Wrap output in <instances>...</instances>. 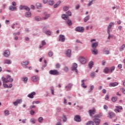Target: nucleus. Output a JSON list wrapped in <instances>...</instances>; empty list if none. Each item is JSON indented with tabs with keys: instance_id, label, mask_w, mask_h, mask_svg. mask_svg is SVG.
I'll return each instance as SVG.
<instances>
[{
	"instance_id": "nucleus-24",
	"label": "nucleus",
	"mask_w": 125,
	"mask_h": 125,
	"mask_svg": "<svg viewBox=\"0 0 125 125\" xmlns=\"http://www.w3.org/2000/svg\"><path fill=\"white\" fill-rule=\"evenodd\" d=\"M93 54L96 55L98 53V50L97 49H94L93 50H91Z\"/></svg>"
},
{
	"instance_id": "nucleus-54",
	"label": "nucleus",
	"mask_w": 125,
	"mask_h": 125,
	"mask_svg": "<svg viewBox=\"0 0 125 125\" xmlns=\"http://www.w3.org/2000/svg\"><path fill=\"white\" fill-rule=\"evenodd\" d=\"M107 33L108 34V40H110L111 39V35L110 34V30H107Z\"/></svg>"
},
{
	"instance_id": "nucleus-60",
	"label": "nucleus",
	"mask_w": 125,
	"mask_h": 125,
	"mask_svg": "<svg viewBox=\"0 0 125 125\" xmlns=\"http://www.w3.org/2000/svg\"><path fill=\"white\" fill-rule=\"evenodd\" d=\"M121 90H122V93H123V94H125V89L124 88H122L121 89Z\"/></svg>"
},
{
	"instance_id": "nucleus-48",
	"label": "nucleus",
	"mask_w": 125,
	"mask_h": 125,
	"mask_svg": "<svg viewBox=\"0 0 125 125\" xmlns=\"http://www.w3.org/2000/svg\"><path fill=\"white\" fill-rule=\"evenodd\" d=\"M5 83H6L5 82H3V86L5 87L6 88H8V87H9V86H8V85H7V84H5Z\"/></svg>"
},
{
	"instance_id": "nucleus-15",
	"label": "nucleus",
	"mask_w": 125,
	"mask_h": 125,
	"mask_svg": "<svg viewBox=\"0 0 125 125\" xmlns=\"http://www.w3.org/2000/svg\"><path fill=\"white\" fill-rule=\"evenodd\" d=\"M32 82H38L39 81V77L37 76H33L31 78Z\"/></svg>"
},
{
	"instance_id": "nucleus-63",
	"label": "nucleus",
	"mask_w": 125,
	"mask_h": 125,
	"mask_svg": "<svg viewBox=\"0 0 125 125\" xmlns=\"http://www.w3.org/2000/svg\"><path fill=\"white\" fill-rule=\"evenodd\" d=\"M80 4L76 5L75 6L76 9H79V8H80Z\"/></svg>"
},
{
	"instance_id": "nucleus-11",
	"label": "nucleus",
	"mask_w": 125,
	"mask_h": 125,
	"mask_svg": "<svg viewBox=\"0 0 125 125\" xmlns=\"http://www.w3.org/2000/svg\"><path fill=\"white\" fill-rule=\"evenodd\" d=\"M116 109L114 110L115 112H116V113H119L120 110H123V107L121 106H116Z\"/></svg>"
},
{
	"instance_id": "nucleus-28",
	"label": "nucleus",
	"mask_w": 125,
	"mask_h": 125,
	"mask_svg": "<svg viewBox=\"0 0 125 125\" xmlns=\"http://www.w3.org/2000/svg\"><path fill=\"white\" fill-rule=\"evenodd\" d=\"M108 115H109V118H110V119H112L113 117L115 116V114H114V113L113 112L108 113Z\"/></svg>"
},
{
	"instance_id": "nucleus-64",
	"label": "nucleus",
	"mask_w": 125,
	"mask_h": 125,
	"mask_svg": "<svg viewBox=\"0 0 125 125\" xmlns=\"http://www.w3.org/2000/svg\"><path fill=\"white\" fill-rule=\"evenodd\" d=\"M34 114H35V111L33 110H31L30 111V115H34Z\"/></svg>"
},
{
	"instance_id": "nucleus-52",
	"label": "nucleus",
	"mask_w": 125,
	"mask_h": 125,
	"mask_svg": "<svg viewBox=\"0 0 125 125\" xmlns=\"http://www.w3.org/2000/svg\"><path fill=\"white\" fill-rule=\"evenodd\" d=\"M23 81L24 82V83H27V82H28V78L27 77H25V78H22Z\"/></svg>"
},
{
	"instance_id": "nucleus-55",
	"label": "nucleus",
	"mask_w": 125,
	"mask_h": 125,
	"mask_svg": "<svg viewBox=\"0 0 125 125\" xmlns=\"http://www.w3.org/2000/svg\"><path fill=\"white\" fill-rule=\"evenodd\" d=\"M35 20H36V21H41V20H42V19L39 17H35Z\"/></svg>"
},
{
	"instance_id": "nucleus-33",
	"label": "nucleus",
	"mask_w": 125,
	"mask_h": 125,
	"mask_svg": "<svg viewBox=\"0 0 125 125\" xmlns=\"http://www.w3.org/2000/svg\"><path fill=\"white\" fill-rule=\"evenodd\" d=\"M45 34L48 36H51V31H50V30H47L45 32Z\"/></svg>"
},
{
	"instance_id": "nucleus-62",
	"label": "nucleus",
	"mask_w": 125,
	"mask_h": 125,
	"mask_svg": "<svg viewBox=\"0 0 125 125\" xmlns=\"http://www.w3.org/2000/svg\"><path fill=\"white\" fill-rule=\"evenodd\" d=\"M67 121V118H66V116L63 115V121L66 122Z\"/></svg>"
},
{
	"instance_id": "nucleus-14",
	"label": "nucleus",
	"mask_w": 125,
	"mask_h": 125,
	"mask_svg": "<svg viewBox=\"0 0 125 125\" xmlns=\"http://www.w3.org/2000/svg\"><path fill=\"white\" fill-rule=\"evenodd\" d=\"M34 95H36L35 92H33L30 94H29L27 96L29 97V98H34Z\"/></svg>"
},
{
	"instance_id": "nucleus-30",
	"label": "nucleus",
	"mask_w": 125,
	"mask_h": 125,
	"mask_svg": "<svg viewBox=\"0 0 125 125\" xmlns=\"http://www.w3.org/2000/svg\"><path fill=\"white\" fill-rule=\"evenodd\" d=\"M29 61L23 62L21 63V65L22 66H27V65H29Z\"/></svg>"
},
{
	"instance_id": "nucleus-53",
	"label": "nucleus",
	"mask_w": 125,
	"mask_h": 125,
	"mask_svg": "<svg viewBox=\"0 0 125 125\" xmlns=\"http://www.w3.org/2000/svg\"><path fill=\"white\" fill-rule=\"evenodd\" d=\"M66 14L68 15V16H72V12L70 11L67 12Z\"/></svg>"
},
{
	"instance_id": "nucleus-7",
	"label": "nucleus",
	"mask_w": 125,
	"mask_h": 125,
	"mask_svg": "<svg viewBox=\"0 0 125 125\" xmlns=\"http://www.w3.org/2000/svg\"><path fill=\"white\" fill-rule=\"evenodd\" d=\"M74 121L75 122H77L78 123H80V122L82 121V119H81V116L79 115H76L74 117Z\"/></svg>"
},
{
	"instance_id": "nucleus-46",
	"label": "nucleus",
	"mask_w": 125,
	"mask_h": 125,
	"mask_svg": "<svg viewBox=\"0 0 125 125\" xmlns=\"http://www.w3.org/2000/svg\"><path fill=\"white\" fill-rule=\"evenodd\" d=\"M60 67H61V65H60V63H57L56 64V69H59V68H60Z\"/></svg>"
},
{
	"instance_id": "nucleus-23",
	"label": "nucleus",
	"mask_w": 125,
	"mask_h": 125,
	"mask_svg": "<svg viewBox=\"0 0 125 125\" xmlns=\"http://www.w3.org/2000/svg\"><path fill=\"white\" fill-rule=\"evenodd\" d=\"M36 6L37 7V8H38V9H41V8H42V4L39 2L36 3Z\"/></svg>"
},
{
	"instance_id": "nucleus-10",
	"label": "nucleus",
	"mask_w": 125,
	"mask_h": 125,
	"mask_svg": "<svg viewBox=\"0 0 125 125\" xmlns=\"http://www.w3.org/2000/svg\"><path fill=\"white\" fill-rule=\"evenodd\" d=\"M22 103V100H17L16 101L13 103V104L15 106H17L18 104H20V103Z\"/></svg>"
},
{
	"instance_id": "nucleus-27",
	"label": "nucleus",
	"mask_w": 125,
	"mask_h": 125,
	"mask_svg": "<svg viewBox=\"0 0 125 125\" xmlns=\"http://www.w3.org/2000/svg\"><path fill=\"white\" fill-rule=\"evenodd\" d=\"M4 64H11V61L10 60H5L4 61Z\"/></svg>"
},
{
	"instance_id": "nucleus-36",
	"label": "nucleus",
	"mask_w": 125,
	"mask_h": 125,
	"mask_svg": "<svg viewBox=\"0 0 125 125\" xmlns=\"http://www.w3.org/2000/svg\"><path fill=\"white\" fill-rule=\"evenodd\" d=\"M90 18L89 17V16H86L84 19V22H87V21H88V20H89V19Z\"/></svg>"
},
{
	"instance_id": "nucleus-17",
	"label": "nucleus",
	"mask_w": 125,
	"mask_h": 125,
	"mask_svg": "<svg viewBox=\"0 0 125 125\" xmlns=\"http://www.w3.org/2000/svg\"><path fill=\"white\" fill-rule=\"evenodd\" d=\"M103 72L104 73V74H108V73L110 72V68L108 67H105Z\"/></svg>"
},
{
	"instance_id": "nucleus-39",
	"label": "nucleus",
	"mask_w": 125,
	"mask_h": 125,
	"mask_svg": "<svg viewBox=\"0 0 125 125\" xmlns=\"http://www.w3.org/2000/svg\"><path fill=\"white\" fill-rule=\"evenodd\" d=\"M49 15H48V14H45V17H43V19L44 20H46V19H48V18H49Z\"/></svg>"
},
{
	"instance_id": "nucleus-25",
	"label": "nucleus",
	"mask_w": 125,
	"mask_h": 125,
	"mask_svg": "<svg viewBox=\"0 0 125 125\" xmlns=\"http://www.w3.org/2000/svg\"><path fill=\"white\" fill-rule=\"evenodd\" d=\"M69 9H70V6H65L63 7L62 10H63V11H67L69 10Z\"/></svg>"
},
{
	"instance_id": "nucleus-58",
	"label": "nucleus",
	"mask_w": 125,
	"mask_h": 125,
	"mask_svg": "<svg viewBox=\"0 0 125 125\" xmlns=\"http://www.w3.org/2000/svg\"><path fill=\"white\" fill-rule=\"evenodd\" d=\"M63 70L65 72H68V71H69V68H68V67L65 66Z\"/></svg>"
},
{
	"instance_id": "nucleus-8",
	"label": "nucleus",
	"mask_w": 125,
	"mask_h": 125,
	"mask_svg": "<svg viewBox=\"0 0 125 125\" xmlns=\"http://www.w3.org/2000/svg\"><path fill=\"white\" fill-rule=\"evenodd\" d=\"M89 114L91 117H92L93 115L95 114V108H93L89 110Z\"/></svg>"
},
{
	"instance_id": "nucleus-16",
	"label": "nucleus",
	"mask_w": 125,
	"mask_h": 125,
	"mask_svg": "<svg viewBox=\"0 0 125 125\" xmlns=\"http://www.w3.org/2000/svg\"><path fill=\"white\" fill-rule=\"evenodd\" d=\"M71 51L70 49H68L67 51H66L65 54L67 57H71Z\"/></svg>"
},
{
	"instance_id": "nucleus-19",
	"label": "nucleus",
	"mask_w": 125,
	"mask_h": 125,
	"mask_svg": "<svg viewBox=\"0 0 125 125\" xmlns=\"http://www.w3.org/2000/svg\"><path fill=\"white\" fill-rule=\"evenodd\" d=\"M85 81H86V80H83L82 81V83L81 85L82 87H83V88H86V87H87L86 85L84 84V82H85Z\"/></svg>"
},
{
	"instance_id": "nucleus-29",
	"label": "nucleus",
	"mask_w": 125,
	"mask_h": 125,
	"mask_svg": "<svg viewBox=\"0 0 125 125\" xmlns=\"http://www.w3.org/2000/svg\"><path fill=\"white\" fill-rule=\"evenodd\" d=\"M112 26H114V23L113 22H110L109 23V25H108V27H107V31H108V30H109L110 31V29H111V28H112Z\"/></svg>"
},
{
	"instance_id": "nucleus-5",
	"label": "nucleus",
	"mask_w": 125,
	"mask_h": 125,
	"mask_svg": "<svg viewBox=\"0 0 125 125\" xmlns=\"http://www.w3.org/2000/svg\"><path fill=\"white\" fill-rule=\"evenodd\" d=\"M75 31L76 32H79L80 33L83 32V31H84V28L83 27H77L75 28Z\"/></svg>"
},
{
	"instance_id": "nucleus-42",
	"label": "nucleus",
	"mask_w": 125,
	"mask_h": 125,
	"mask_svg": "<svg viewBox=\"0 0 125 125\" xmlns=\"http://www.w3.org/2000/svg\"><path fill=\"white\" fill-rule=\"evenodd\" d=\"M93 1H95V0H90V2L87 4V6H90V5H91L92 4V2H93Z\"/></svg>"
},
{
	"instance_id": "nucleus-6",
	"label": "nucleus",
	"mask_w": 125,
	"mask_h": 125,
	"mask_svg": "<svg viewBox=\"0 0 125 125\" xmlns=\"http://www.w3.org/2000/svg\"><path fill=\"white\" fill-rule=\"evenodd\" d=\"M20 9L22 10V9H25V10H27V11H30V8H29L27 6H23L22 5H21L19 7Z\"/></svg>"
},
{
	"instance_id": "nucleus-22",
	"label": "nucleus",
	"mask_w": 125,
	"mask_h": 125,
	"mask_svg": "<svg viewBox=\"0 0 125 125\" xmlns=\"http://www.w3.org/2000/svg\"><path fill=\"white\" fill-rule=\"evenodd\" d=\"M72 84L69 83L68 84L67 86H66L65 87L66 89V90H70V89H71V88H72Z\"/></svg>"
},
{
	"instance_id": "nucleus-12",
	"label": "nucleus",
	"mask_w": 125,
	"mask_h": 125,
	"mask_svg": "<svg viewBox=\"0 0 125 125\" xmlns=\"http://www.w3.org/2000/svg\"><path fill=\"white\" fill-rule=\"evenodd\" d=\"M118 84H119V83L118 82L111 83L109 84V86H110V87L112 86L115 87V86H117V85H118Z\"/></svg>"
},
{
	"instance_id": "nucleus-35",
	"label": "nucleus",
	"mask_w": 125,
	"mask_h": 125,
	"mask_svg": "<svg viewBox=\"0 0 125 125\" xmlns=\"http://www.w3.org/2000/svg\"><path fill=\"white\" fill-rule=\"evenodd\" d=\"M61 3V1H59L58 3L54 5V8H56V7H58V6Z\"/></svg>"
},
{
	"instance_id": "nucleus-41",
	"label": "nucleus",
	"mask_w": 125,
	"mask_h": 125,
	"mask_svg": "<svg viewBox=\"0 0 125 125\" xmlns=\"http://www.w3.org/2000/svg\"><path fill=\"white\" fill-rule=\"evenodd\" d=\"M93 1H95V0H90V2L87 4V6H90V5H91L92 4V2H93Z\"/></svg>"
},
{
	"instance_id": "nucleus-4",
	"label": "nucleus",
	"mask_w": 125,
	"mask_h": 125,
	"mask_svg": "<svg viewBox=\"0 0 125 125\" xmlns=\"http://www.w3.org/2000/svg\"><path fill=\"white\" fill-rule=\"evenodd\" d=\"M78 64L76 63H73L72 67H71L72 71H75L76 73H78Z\"/></svg>"
},
{
	"instance_id": "nucleus-49",
	"label": "nucleus",
	"mask_w": 125,
	"mask_h": 125,
	"mask_svg": "<svg viewBox=\"0 0 125 125\" xmlns=\"http://www.w3.org/2000/svg\"><path fill=\"white\" fill-rule=\"evenodd\" d=\"M86 125H94L93 122L89 121L88 123H86Z\"/></svg>"
},
{
	"instance_id": "nucleus-47",
	"label": "nucleus",
	"mask_w": 125,
	"mask_h": 125,
	"mask_svg": "<svg viewBox=\"0 0 125 125\" xmlns=\"http://www.w3.org/2000/svg\"><path fill=\"white\" fill-rule=\"evenodd\" d=\"M43 121V118L42 117H40L38 119V122H39V123H42Z\"/></svg>"
},
{
	"instance_id": "nucleus-2",
	"label": "nucleus",
	"mask_w": 125,
	"mask_h": 125,
	"mask_svg": "<svg viewBox=\"0 0 125 125\" xmlns=\"http://www.w3.org/2000/svg\"><path fill=\"white\" fill-rule=\"evenodd\" d=\"M49 74L50 75H53V76H58L60 75V72L58 71V70L56 69H54V70H51L49 71Z\"/></svg>"
},
{
	"instance_id": "nucleus-38",
	"label": "nucleus",
	"mask_w": 125,
	"mask_h": 125,
	"mask_svg": "<svg viewBox=\"0 0 125 125\" xmlns=\"http://www.w3.org/2000/svg\"><path fill=\"white\" fill-rule=\"evenodd\" d=\"M4 115L5 116H8L9 115V110H5Z\"/></svg>"
},
{
	"instance_id": "nucleus-57",
	"label": "nucleus",
	"mask_w": 125,
	"mask_h": 125,
	"mask_svg": "<svg viewBox=\"0 0 125 125\" xmlns=\"http://www.w3.org/2000/svg\"><path fill=\"white\" fill-rule=\"evenodd\" d=\"M12 5H13V6L15 7H16V5H17V4H16V2L15 1H13L12 2Z\"/></svg>"
},
{
	"instance_id": "nucleus-44",
	"label": "nucleus",
	"mask_w": 125,
	"mask_h": 125,
	"mask_svg": "<svg viewBox=\"0 0 125 125\" xmlns=\"http://www.w3.org/2000/svg\"><path fill=\"white\" fill-rule=\"evenodd\" d=\"M125 44L122 45V47H120V51H123L124 49H125Z\"/></svg>"
},
{
	"instance_id": "nucleus-51",
	"label": "nucleus",
	"mask_w": 125,
	"mask_h": 125,
	"mask_svg": "<svg viewBox=\"0 0 125 125\" xmlns=\"http://www.w3.org/2000/svg\"><path fill=\"white\" fill-rule=\"evenodd\" d=\"M67 23L69 26H71L72 25V21L70 20H68Z\"/></svg>"
},
{
	"instance_id": "nucleus-56",
	"label": "nucleus",
	"mask_w": 125,
	"mask_h": 125,
	"mask_svg": "<svg viewBox=\"0 0 125 125\" xmlns=\"http://www.w3.org/2000/svg\"><path fill=\"white\" fill-rule=\"evenodd\" d=\"M30 122L32 124H36V120H35L34 119H31Z\"/></svg>"
},
{
	"instance_id": "nucleus-61",
	"label": "nucleus",
	"mask_w": 125,
	"mask_h": 125,
	"mask_svg": "<svg viewBox=\"0 0 125 125\" xmlns=\"http://www.w3.org/2000/svg\"><path fill=\"white\" fill-rule=\"evenodd\" d=\"M40 103V101H34L32 103V104H39Z\"/></svg>"
},
{
	"instance_id": "nucleus-50",
	"label": "nucleus",
	"mask_w": 125,
	"mask_h": 125,
	"mask_svg": "<svg viewBox=\"0 0 125 125\" xmlns=\"http://www.w3.org/2000/svg\"><path fill=\"white\" fill-rule=\"evenodd\" d=\"M90 77H91V78H94L95 77V72H91L90 74Z\"/></svg>"
},
{
	"instance_id": "nucleus-31",
	"label": "nucleus",
	"mask_w": 125,
	"mask_h": 125,
	"mask_svg": "<svg viewBox=\"0 0 125 125\" xmlns=\"http://www.w3.org/2000/svg\"><path fill=\"white\" fill-rule=\"evenodd\" d=\"M118 100V97H113L111 98V101L112 102H116Z\"/></svg>"
},
{
	"instance_id": "nucleus-37",
	"label": "nucleus",
	"mask_w": 125,
	"mask_h": 125,
	"mask_svg": "<svg viewBox=\"0 0 125 125\" xmlns=\"http://www.w3.org/2000/svg\"><path fill=\"white\" fill-rule=\"evenodd\" d=\"M48 4H49V5H52L53 4H54V1L50 0L48 2Z\"/></svg>"
},
{
	"instance_id": "nucleus-18",
	"label": "nucleus",
	"mask_w": 125,
	"mask_h": 125,
	"mask_svg": "<svg viewBox=\"0 0 125 125\" xmlns=\"http://www.w3.org/2000/svg\"><path fill=\"white\" fill-rule=\"evenodd\" d=\"M98 46V42H94L92 44V48H96V47Z\"/></svg>"
},
{
	"instance_id": "nucleus-26",
	"label": "nucleus",
	"mask_w": 125,
	"mask_h": 125,
	"mask_svg": "<svg viewBox=\"0 0 125 125\" xmlns=\"http://www.w3.org/2000/svg\"><path fill=\"white\" fill-rule=\"evenodd\" d=\"M9 9H10V10H11L12 11H14V10H16V9H17V7H13L12 6H10Z\"/></svg>"
},
{
	"instance_id": "nucleus-43",
	"label": "nucleus",
	"mask_w": 125,
	"mask_h": 125,
	"mask_svg": "<svg viewBox=\"0 0 125 125\" xmlns=\"http://www.w3.org/2000/svg\"><path fill=\"white\" fill-rule=\"evenodd\" d=\"M93 1H95V0H90V2L87 4V6H90V5H91L92 4V2H93Z\"/></svg>"
},
{
	"instance_id": "nucleus-45",
	"label": "nucleus",
	"mask_w": 125,
	"mask_h": 125,
	"mask_svg": "<svg viewBox=\"0 0 125 125\" xmlns=\"http://www.w3.org/2000/svg\"><path fill=\"white\" fill-rule=\"evenodd\" d=\"M115 66H112L110 68H109L110 73H113V71L115 70Z\"/></svg>"
},
{
	"instance_id": "nucleus-9",
	"label": "nucleus",
	"mask_w": 125,
	"mask_h": 125,
	"mask_svg": "<svg viewBox=\"0 0 125 125\" xmlns=\"http://www.w3.org/2000/svg\"><path fill=\"white\" fill-rule=\"evenodd\" d=\"M65 36L63 35H60V38H59V41L62 42H65Z\"/></svg>"
},
{
	"instance_id": "nucleus-13",
	"label": "nucleus",
	"mask_w": 125,
	"mask_h": 125,
	"mask_svg": "<svg viewBox=\"0 0 125 125\" xmlns=\"http://www.w3.org/2000/svg\"><path fill=\"white\" fill-rule=\"evenodd\" d=\"M9 54H10L9 51L5 50V52H4L3 56L5 57H8L9 56Z\"/></svg>"
},
{
	"instance_id": "nucleus-3",
	"label": "nucleus",
	"mask_w": 125,
	"mask_h": 125,
	"mask_svg": "<svg viewBox=\"0 0 125 125\" xmlns=\"http://www.w3.org/2000/svg\"><path fill=\"white\" fill-rule=\"evenodd\" d=\"M79 61L81 64H86V59L83 57H80L79 58Z\"/></svg>"
},
{
	"instance_id": "nucleus-1",
	"label": "nucleus",
	"mask_w": 125,
	"mask_h": 125,
	"mask_svg": "<svg viewBox=\"0 0 125 125\" xmlns=\"http://www.w3.org/2000/svg\"><path fill=\"white\" fill-rule=\"evenodd\" d=\"M2 81L3 83H12L13 82V79L11 78V76L7 75L6 78L2 77Z\"/></svg>"
},
{
	"instance_id": "nucleus-20",
	"label": "nucleus",
	"mask_w": 125,
	"mask_h": 125,
	"mask_svg": "<svg viewBox=\"0 0 125 125\" xmlns=\"http://www.w3.org/2000/svg\"><path fill=\"white\" fill-rule=\"evenodd\" d=\"M62 19H64V20H67L68 18H69V16L66 14H63L62 15Z\"/></svg>"
},
{
	"instance_id": "nucleus-40",
	"label": "nucleus",
	"mask_w": 125,
	"mask_h": 125,
	"mask_svg": "<svg viewBox=\"0 0 125 125\" xmlns=\"http://www.w3.org/2000/svg\"><path fill=\"white\" fill-rule=\"evenodd\" d=\"M93 1H95V0H90V2L87 4V6H90V5H91L92 4V2H93Z\"/></svg>"
},
{
	"instance_id": "nucleus-34",
	"label": "nucleus",
	"mask_w": 125,
	"mask_h": 125,
	"mask_svg": "<svg viewBox=\"0 0 125 125\" xmlns=\"http://www.w3.org/2000/svg\"><path fill=\"white\" fill-rule=\"evenodd\" d=\"M92 66H93V62H90L89 63V67L90 69H92Z\"/></svg>"
},
{
	"instance_id": "nucleus-59",
	"label": "nucleus",
	"mask_w": 125,
	"mask_h": 125,
	"mask_svg": "<svg viewBox=\"0 0 125 125\" xmlns=\"http://www.w3.org/2000/svg\"><path fill=\"white\" fill-rule=\"evenodd\" d=\"M53 55V52H48V56H50V57H51Z\"/></svg>"
},
{
	"instance_id": "nucleus-32",
	"label": "nucleus",
	"mask_w": 125,
	"mask_h": 125,
	"mask_svg": "<svg viewBox=\"0 0 125 125\" xmlns=\"http://www.w3.org/2000/svg\"><path fill=\"white\" fill-rule=\"evenodd\" d=\"M31 15H32V14L30 12H27L25 14L26 17H31Z\"/></svg>"
},
{
	"instance_id": "nucleus-21",
	"label": "nucleus",
	"mask_w": 125,
	"mask_h": 125,
	"mask_svg": "<svg viewBox=\"0 0 125 125\" xmlns=\"http://www.w3.org/2000/svg\"><path fill=\"white\" fill-rule=\"evenodd\" d=\"M94 122L95 123L96 125H99V124H100V120L98 119H96V118L94 119Z\"/></svg>"
}]
</instances>
